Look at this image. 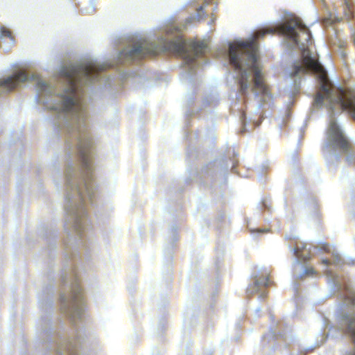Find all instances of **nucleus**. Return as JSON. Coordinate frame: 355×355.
Listing matches in <instances>:
<instances>
[{
  "label": "nucleus",
  "instance_id": "423d86ee",
  "mask_svg": "<svg viewBox=\"0 0 355 355\" xmlns=\"http://www.w3.org/2000/svg\"><path fill=\"white\" fill-rule=\"evenodd\" d=\"M28 80V76L24 71H19L12 76L0 80V87L9 91L15 89L21 83H25Z\"/></svg>",
  "mask_w": 355,
  "mask_h": 355
},
{
  "label": "nucleus",
  "instance_id": "ddd939ff",
  "mask_svg": "<svg viewBox=\"0 0 355 355\" xmlns=\"http://www.w3.org/2000/svg\"><path fill=\"white\" fill-rule=\"evenodd\" d=\"M61 300L63 303H65L67 301L64 297H61Z\"/></svg>",
  "mask_w": 355,
  "mask_h": 355
},
{
  "label": "nucleus",
  "instance_id": "4468645a",
  "mask_svg": "<svg viewBox=\"0 0 355 355\" xmlns=\"http://www.w3.org/2000/svg\"><path fill=\"white\" fill-rule=\"evenodd\" d=\"M323 263L324 264H328L329 263V261L328 260H323Z\"/></svg>",
  "mask_w": 355,
  "mask_h": 355
},
{
  "label": "nucleus",
  "instance_id": "f8f14e48",
  "mask_svg": "<svg viewBox=\"0 0 355 355\" xmlns=\"http://www.w3.org/2000/svg\"><path fill=\"white\" fill-rule=\"evenodd\" d=\"M315 273V270L313 268H307L305 269L304 275H313Z\"/></svg>",
  "mask_w": 355,
  "mask_h": 355
},
{
  "label": "nucleus",
  "instance_id": "6e6552de",
  "mask_svg": "<svg viewBox=\"0 0 355 355\" xmlns=\"http://www.w3.org/2000/svg\"><path fill=\"white\" fill-rule=\"evenodd\" d=\"M81 301V289L79 284H76L73 288V292L69 302L71 304L73 309L78 307L79 304Z\"/></svg>",
  "mask_w": 355,
  "mask_h": 355
},
{
  "label": "nucleus",
  "instance_id": "f03ea898",
  "mask_svg": "<svg viewBox=\"0 0 355 355\" xmlns=\"http://www.w3.org/2000/svg\"><path fill=\"white\" fill-rule=\"evenodd\" d=\"M106 69L105 65L98 64L94 61H87L76 66L64 68L61 75L65 78L68 86L65 94L71 96L64 97L60 106L54 109L70 114L73 120L78 124L85 123L87 118L85 108L76 92L87 82L96 79L98 73Z\"/></svg>",
  "mask_w": 355,
  "mask_h": 355
},
{
  "label": "nucleus",
  "instance_id": "20e7f679",
  "mask_svg": "<svg viewBox=\"0 0 355 355\" xmlns=\"http://www.w3.org/2000/svg\"><path fill=\"white\" fill-rule=\"evenodd\" d=\"M328 137L340 148L347 149L349 144L343 136L339 127L335 121H331L327 129Z\"/></svg>",
  "mask_w": 355,
  "mask_h": 355
},
{
  "label": "nucleus",
  "instance_id": "0eeeda50",
  "mask_svg": "<svg viewBox=\"0 0 355 355\" xmlns=\"http://www.w3.org/2000/svg\"><path fill=\"white\" fill-rule=\"evenodd\" d=\"M250 76L246 70L242 71L237 77L239 92L241 95L248 94L250 87Z\"/></svg>",
  "mask_w": 355,
  "mask_h": 355
},
{
  "label": "nucleus",
  "instance_id": "f257e3e1",
  "mask_svg": "<svg viewBox=\"0 0 355 355\" xmlns=\"http://www.w3.org/2000/svg\"><path fill=\"white\" fill-rule=\"evenodd\" d=\"M277 32L288 37L302 49L301 60L293 62L289 72L290 76L295 77L308 72H312L318 76L320 87L315 95V104L321 105L324 101H327L331 110L339 106L342 110H349L352 112L355 117V98L347 97L344 89L334 87L329 80L327 71L323 67L316 58L311 56L310 50L308 49L312 43L311 34L301 19H291L277 28L259 30L255 33V42L266 34H275ZM257 50L258 46L255 42V97L259 98V107H263L272 100L273 96L270 87L267 84L257 63Z\"/></svg>",
  "mask_w": 355,
  "mask_h": 355
},
{
  "label": "nucleus",
  "instance_id": "1a4fd4ad",
  "mask_svg": "<svg viewBox=\"0 0 355 355\" xmlns=\"http://www.w3.org/2000/svg\"><path fill=\"white\" fill-rule=\"evenodd\" d=\"M343 14L347 18H351L354 12V3L352 0H343Z\"/></svg>",
  "mask_w": 355,
  "mask_h": 355
},
{
  "label": "nucleus",
  "instance_id": "9d476101",
  "mask_svg": "<svg viewBox=\"0 0 355 355\" xmlns=\"http://www.w3.org/2000/svg\"><path fill=\"white\" fill-rule=\"evenodd\" d=\"M0 33L2 37H9L12 40L14 39L12 35V32L4 26L0 27Z\"/></svg>",
  "mask_w": 355,
  "mask_h": 355
},
{
  "label": "nucleus",
  "instance_id": "39448f33",
  "mask_svg": "<svg viewBox=\"0 0 355 355\" xmlns=\"http://www.w3.org/2000/svg\"><path fill=\"white\" fill-rule=\"evenodd\" d=\"M92 148L91 140L85 137L83 141H80L78 144L79 157L83 166L89 169L91 165L90 150Z\"/></svg>",
  "mask_w": 355,
  "mask_h": 355
},
{
  "label": "nucleus",
  "instance_id": "7ed1b4c3",
  "mask_svg": "<svg viewBox=\"0 0 355 355\" xmlns=\"http://www.w3.org/2000/svg\"><path fill=\"white\" fill-rule=\"evenodd\" d=\"M160 43L162 45H155L146 41L137 42L132 47L123 49L120 53V58L124 62H133L146 57L156 56L162 52H168L183 57L189 62H193L204 53V44L198 42L192 44L193 55H189L186 50L185 42L180 36L167 42L162 39Z\"/></svg>",
  "mask_w": 355,
  "mask_h": 355
},
{
  "label": "nucleus",
  "instance_id": "9b49d317",
  "mask_svg": "<svg viewBox=\"0 0 355 355\" xmlns=\"http://www.w3.org/2000/svg\"><path fill=\"white\" fill-rule=\"evenodd\" d=\"M295 255L298 257L299 259H302L303 261H306L308 260L310 257L309 256H303L301 253H300V248L299 247H296L295 248Z\"/></svg>",
  "mask_w": 355,
  "mask_h": 355
}]
</instances>
